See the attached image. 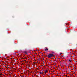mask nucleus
<instances>
[{"mask_svg":"<svg viewBox=\"0 0 77 77\" xmlns=\"http://www.w3.org/2000/svg\"><path fill=\"white\" fill-rule=\"evenodd\" d=\"M66 25H67V26H69V25H70V24L69 23H67L66 24Z\"/></svg>","mask_w":77,"mask_h":77,"instance_id":"obj_6","label":"nucleus"},{"mask_svg":"<svg viewBox=\"0 0 77 77\" xmlns=\"http://www.w3.org/2000/svg\"><path fill=\"white\" fill-rule=\"evenodd\" d=\"M39 73L40 74H43V72H39Z\"/></svg>","mask_w":77,"mask_h":77,"instance_id":"obj_3","label":"nucleus"},{"mask_svg":"<svg viewBox=\"0 0 77 77\" xmlns=\"http://www.w3.org/2000/svg\"><path fill=\"white\" fill-rule=\"evenodd\" d=\"M45 74H47V73L48 72V71L47 70H46L44 71Z\"/></svg>","mask_w":77,"mask_h":77,"instance_id":"obj_2","label":"nucleus"},{"mask_svg":"<svg viewBox=\"0 0 77 77\" xmlns=\"http://www.w3.org/2000/svg\"><path fill=\"white\" fill-rule=\"evenodd\" d=\"M53 54H50L48 55V58H51V57H53Z\"/></svg>","mask_w":77,"mask_h":77,"instance_id":"obj_1","label":"nucleus"},{"mask_svg":"<svg viewBox=\"0 0 77 77\" xmlns=\"http://www.w3.org/2000/svg\"><path fill=\"white\" fill-rule=\"evenodd\" d=\"M2 75V74H0V75Z\"/></svg>","mask_w":77,"mask_h":77,"instance_id":"obj_8","label":"nucleus"},{"mask_svg":"<svg viewBox=\"0 0 77 77\" xmlns=\"http://www.w3.org/2000/svg\"><path fill=\"white\" fill-rule=\"evenodd\" d=\"M45 51H48V48H46V49H45Z\"/></svg>","mask_w":77,"mask_h":77,"instance_id":"obj_4","label":"nucleus"},{"mask_svg":"<svg viewBox=\"0 0 77 77\" xmlns=\"http://www.w3.org/2000/svg\"><path fill=\"white\" fill-rule=\"evenodd\" d=\"M68 62H71V60H68Z\"/></svg>","mask_w":77,"mask_h":77,"instance_id":"obj_5","label":"nucleus"},{"mask_svg":"<svg viewBox=\"0 0 77 77\" xmlns=\"http://www.w3.org/2000/svg\"><path fill=\"white\" fill-rule=\"evenodd\" d=\"M62 54V53H61L60 54V55H61V54Z\"/></svg>","mask_w":77,"mask_h":77,"instance_id":"obj_7","label":"nucleus"}]
</instances>
